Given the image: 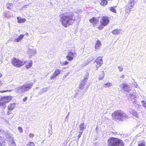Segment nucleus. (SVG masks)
<instances>
[{
  "instance_id": "4be33fe9",
  "label": "nucleus",
  "mask_w": 146,
  "mask_h": 146,
  "mask_svg": "<svg viewBox=\"0 0 146 146\" xmlns=\"http://www.w3.org/2000/svg\"><path fill=\"white\" fill-rule=\"evenodd\" d=\"M112 85V83L108 82L105 84L103 86L105 88H107L111 86Z\"/></svg>"
},
{
  "instance_id": "a878e982",
  "label": "nucleus",
  "mask_w": 146,
  "mask_h": 146,
  "mask_svg": "<svg viewBox=\"0 0 146 146\" xmlns=\"http://www.w3.org/2000/svg\"><path fill=\"white\" fill-rule=\"evenodd\" d=\"M108 3V1L106 0H102L100 4L102 5L105 6Z\"/></svg>"
},
{
  "instance_id": "c85d7f7f",
  "label": "nucleus",
  "mask_w": 146,
  "mask_h": 146,
  "mask_svg": "<svg viewBox=\"0 0 146 146\" xmlns=\"http://www.w3.org/2000/svg\"><path fill=\"white\" fill-rule=\"evenodd\" d=\"M141 103L143 106L146 109V101H142L141 102Z\"/></svg>"
},
{
  "instance_id": "6e6d98bb",
  "label": "nucleus",
  "mask_w": 146,
  "mask_h": 146,
  "mask_svg": "<svg viewBox=\"0 0 146 146\" xmlns=\"http://www.w3.org/2000/svg\"><path fill=\"white\" fill-rule=\"evenodd\" d=\"M36 89H38V88H39V87H36Z\"/></svg>"
},
{
  "instance_id": "0eeeda50",
  "label": "nucleus",
  "mask_w": 146,
  "mask_h": 146,
  "mask_svg": "<svg viewBox=\"0 0 146 146\" xmlns=\"http://www.w3.org/2000/svg\"><path fill=\"white\" fill-rule=\"evenodd\" d=\"M12 99L11 96H7L1 98L0 99V106L5 105L8 102Z\"/></svg>"
},
{
  "instance_id": "72a5a7b5",
  "label": "nucleus",
  "mask_w": 146,
  "mask_h": 146,
  "mask_svg": "<svg viewBox=\"0 0 146 146\" xmlns=\"http://www.w3.org/2000/svg\"><path fill=\"white\" fill-rule=\"evenodd\" d=\"M118 68L119 70V71L120 72H121L123 70V68L122 66H118Z\"/></svg>"
},
{
  "instance_id": "09e8293b",
  "label": "nucleus",
  "mask_w": 146,
  "mask_h": 146,
  "mask_svg": "<svg viewBox=\"0 0 146 146\" xmlns=\"http://www.w3.org/2000/svg\"><path fill=\"white\" fill-rule=\"evenodd\" d=\"M88 62V60L87 61H85L84 62V64H85V65H86V64Z\"/></svg>"
},
{
  "instance_id": "dca6fc26",
  "label": "nucleus",
  "mask_w": 146,
  "mask_h": 146,
  "mask_svg": "<svg viewBox=\"0 0 146 146\" xmlns=\"http://www.w3.org/2000/svg\"><path fill=\"white\" fill-rule=\"evenodd\" d=\"M49 89L48 87L40 89L39 91V94H42L46 92L47 90Z\"/></svg>"
},
{
  "instance_id": "4468645a",
  "label": "nucleus",
  "mask_w": 146,
  "mask_h": 146,
  "mask_svg": "<svg viewBox=\"0 0 146 146\" xmlns=\"http://www.w3.org/2000/svg\"><path fill=\"white\" fill-rule=\"evenodd\" d=\"M90 23H93V25H94L96 24L98 21V20L97 18L95 17H93L92 19L89 20Z\"/></svg>"
},
{
  "instance_id": "9b49d317",
  "label": "nucleus",
  "mask_w": 146,
  "mask_h": 146,
  "mask_svg": "<svg viewBox=\"0 0 146 146\" xmlns=\"http://www.w3.org/2000/svg\"><path fill=\"white\" fill-rule=\"evenodd\" d=\"M120 86L121 89H123L124 90L127 92H129L131 91V89L130 86L127 84L123 83L121 84Z\"/></svg>"
},
{
  "instance_id": "f257e3e1",
  "label": "nucleus",
  "mask_w": 146,
  "mask_h": 146,
  "mask_svg": "<svg viewBox=\"0 0 146 146\" xmlns=\"http://www.w3.org/2000/svg\"><path fill=\"white\" fill-rule=\"evenodd\" d=\"M60 20L62 25L65 27L72 25L74 23L75 18L74 14L71 13L66 12L60 15Z\"/></svg>"
},
{
  "instance_id": "ddd939ff",
  "label": "nucleus",
  "mask_w": 146,
  "mask_h": 146,
  "mask_svg": "<svg viewBox=\"0 0 146 146\" xmlns=\"http://www.w3.org/2000/svg\"><path fill=\"white\" fill-rule=\"evenodd\" d=\"M61 72V70L59 69H57L54 72L52 76L50 77V80H52L59 74Z\"/></svg>"
},
{
  "instance_id": "79ce46f5",
  "label": "nucleus",
  "mask_w": 146,
  "mask_h": 146,
  "mask_svg": "<svg viewBox=\"0 0 146 146\" xmlns=\"http://www.w3.org/2000/svg\"><path fill=\"white\" fill-rule=\"evenodd\" d=\"M64 63L65 65H66L68 64V61H64Z\"/></svg>"
},
{
  "instance_id": "c9c22d12",
  "label": "nucleus",
  "mask_w": 146,
  "mask_h": 146,
  "mask_svg": "<svg viewBox=\"0 0 146 146\" xmlns=\"http://www.w3.org/2000/svg\"><path fill=\"white\" fill-rule=\"evenodd\" d=\"M88 87L87 86V88H86L84 90V91H82V95H83V94H84L85 92H86V91H87V90L88 89Z\"/></svg>"
},
{
  "instance_id": "ea45409f",
  "label": "nucleus",
  "mask_w": 146,
  "mask_h": 146,
  "mask_svg": "<svg viewBox=\"0 0 146 146\" xmlns=\"http://www.w3.org/2000/svg\"><path fill=\"white\" fill-rule=\"evenodd\" d=\"M138 146H145V145L144 143H140L138 145Z\"/></svg>"
},
{
  "instance_id": "7c9ffc66",
  "label": "nucleus",
  "mask_w": 146,
  "mask_h": 146,
  "mask_svg": "<svg viewBox=\"0 0 146 146\" xmlns=\"http://www.w3.org/2000/svg\"><path fill=\"white\" fill-rule=\"evenodd\" d=\"M110 9L111 11L114 13H116V10L113 7H110Z\"/></svg>"
},
{
  "instance_id": "de8ad7c7",
  "label": "nucleus",
  "mask_w": 146,
  "mask_h": 146,
  "mask_svg": "<svg viewBox=\"0 0 146 146\" xmlns=\"http://www.w3.org/2000/svg\"><path fill=\"white\" fill-rule=\"evenodd\" d=\"M9 4H8L7 5V7L8 9H10V7L9 6Z\"/></svg>"
},
{
  "instance_id": "2f4dec72",
  "label": "nucleus",
  "mask_w": 146,
  "mask_h": 146,
  "mask_svg": "<svg viewBox=\"0 0 146 146\" xmlns=\"http://www.w3.org/2000/svg\"><path fill=\"white\" fill-rule=\"evenodd\" d=\"M27 146H35V144L33 142H30L27 145Z\"/></svg>"
},
{
  "instance_id": "bb28decb",
  "label": "nucleus",
  "mask_w": 146,
  "mask_h": 146,
  "mask_svg": "<svg viewBox=\"0 0 146 146\" xmlns=\"http://www.w3.org/2000/svg\"><path fill=\"white\" fill-rule=\"evenodd\" d=\"M94 58L92 56H90L89 57L88 60V62H87V63L86 64V65L88 64Z\"/></svg>"
},
{
  "instance_id": "49530a36",
  "label": "nucleus",
  "mask_w": 146,
  "mask_h": 146,
  "mask_svg": "<svg viewBox=\"0 0 146 146\" xmlns=\"http://www.w3.org/2000/svg\"><path fill=\"white\" fill-rule=\"evenodd\" d=\"M61 65L62 66L65 65L64 63V61L62 62H61Z\"/></svg>"
},
{
  "instance_id": "864d4df0",
  "label": "nucleus",
  "mask_w": 146,
  "mask_h": 146,
  "mask_svg": "<svg viewBox=\"0 0 146 146\" xmlns=\"http://www.w3.org/2000/svg\"><path fill=\"white\" fill-rule=\"evenodd\" d=\"M2 75L0 73V78L1 77Z\"/></svg>"
},
{
  "instance_id": "bf43d9fd",
  "label": "nucleus",
  "mask_w": 146,
  "mask_h": 146,
  "mask_svg": "<svg viewBox=\"0 0 146 146\" xmlns=\"http://www.w3.org/2000/svg\"><path fill=\"white\" fill-rule=\"evenodd\" d=\"M131 95V96H133V94H132V95Z\"/></svg>"
},
{
  "instance_id": "13d9d810",
  "label": "nucleus",
  "mask_w": 146,
  "mask_h": 146,
  "mask_svg": "<svg viewBox=\"0 0 146 146\" xmlns=\"http://www.w3.org/2000/svg\"><path fill=\"white\" fill-rule=\"evenodd\" d=\"M137 84H136V86H135V87H137Z\"/></svg>"
},
{
  "instance_id": "39448f33",
  "label": "nucleus",
  "mask_w": 146,
  "mask_h": 146,
  "mask_svg": "<svg viewBox=\"0 0 146 146\" xmlns=\"http://www.w3.org/2000/svg\"><path fill=\"white\" fill-rule=\"evenodd\" d=\"M11 62L12 64L17 67H20L23 65L25 63V61L20 60L14 57L12 59Z\"/></svg>"
},
{
  "instance_id": "3c124183",
  "label": "nucleus",
  "mask_w": 146,
  "mask_h": 146,
  "mask_svg": "<svg viewBox=\"0 0 146 146\" xmlns=\"http://www.w3.org/2000/svg\"><path fill=\"white\" fill-rule=\"evenodd\" d=\"M69 112L68 113V114H69ZM68 115L66 116V117L65 118V119L68 118Z\"/></svg>"
},
{
  "instance_id": "7ed1b4c3",
  "label": "nucleus",
  "mask_w": 146,
  "mask_h": 146,
  "mask_svg": "<svg viewBox=\"0 0 146 146\" xmlns=\"http://www.w3.org/2000/svg\"><path fill=\"white\" fill-rule=\"evenodd\" d=\"M124 145L123 141L117 138L111 137L108 140V146H124Z\"/></svg>"
},
{
  "instance_id": "f3484780",
  "label": "nucleus",
  "mask_w": 146,
  "mask_h": 146,
  "mask_svg": "<svg viewBox=\"0 0 146 146\" xmlns=\"http://www.w3.org/2000/svg\"><path fill=\"white\" fill-rule=\"evenodd\" d=\"M15 106V103H11L8 106V110H13Z\"/></svg>"
},
{
  "instance_id": "c756f323",
  "label": "nucleus",
  "mask_w": 146,
  "mask_h": 146,
  "mask_svg": "<svg viewBox=\"0 0 146 146\" xmlns=\"http://www.w3.org/2000/svg\"><path fill=\"white\" fill-rule=\"evenodd\" d=\"M132 114L133 116L135 117L136 118H138V115L137 112H133L132 113Z\"/></svg>"
},
{
  "instance_id": "f03ea898",
  "label": "nucleus",
  "mask_w": 146,
  "mask_h": 146,
  "mask_svg": "<svg viewBox=\"0 0 146 146\" xmlns=\"http://www.w3.org/2000/svg\"><path fill=\"white\" fill-rule=\"evenodd\" d=\"M113 119L115 121H123L127 119L128 115L123 111L119 110L113 112L112 114Z\"/></svg>"
},
{
  "instance_id": "f8f14e48",
  "label": "nucleus",
  "mask_w": 146,
  "mask_h": 146,
  "mask_svg": "<svg viewBox=\"0 0 146 146\" xmlns=\"http://www.w3.org/2000/svg\"><path fill=\"white\" fill-rule=\"evenodd\" d=\"M68 55L66 56V58L69 61H71L73 60V58L76 56V53L73 52L72 51H70L68 53Z\"/></svg>"
},
{
  "instance_id": "37998d69",
  "label": "nucleus",
  "mask_w": 146,
  "mask_h": 146,
  "mask_svg": "<svg viewBox=\"0 0 146 146\" xmlns=\"http://www.w3.org/2000/svg\"><path fill=\"white\" fill-rule=\"evenodd\" d=\"M3 83V81L0 80V86L2 85Z\"/></svg>"
},
{
  "instance_id": "4d7b16f0",
  "label": "nucleus",
  "mask_w": 146,
  "mask_h": 146,
  "mask_svg": "<svg viewBox=\"0 0 146 146\" xmlns=\"http://www.w3.org/2000/svg\"><path fill=\"white\" fill-rule=\"evenodd\" d=\"M137 84H136V86H135V87H137Z\"/></svg>"
},
{
  "instance_id": "f704fd0d",
  "label": "nucleus",
  "mask_w": 146,
  "mask_h": 146,
  "mask_svg": "<svg viewBox=\"0 0 146 146\" xmlns=\"http://www.w3.org/2000/svg\"><path fill=\"white\" fill-rule=\"evenodd\" d=\"M83 132L82 131H79V134L78 136V139L80 137L81 135H82Z\"/></svg>"
},
{
  "instance_id": "2eb2a0df",
  "label": "nucleus",
  "mask_w": 146,
  "mask_h": 146,
  "mask_svg": "<svg viewBox=\"0 0 146 146\" xmlns=\"http://www.w3.org/2000/svg\"><path fill=\"white\" fill-rule=\"evenodd\" d=\"M101 45V44L100 40H97L95 43V49H99L100 48Z\"/></svg>"
},
{
  "instance_id": "c03bdc74",
  "label": "nucleus",
  "mask_w": 146,
  "mask_h": 146,
  "mask_svg": "<svg viewBox=\"0 0 146 146\" xmlns=\"http://www.w3.org/2000/svg\"><path fill=\"white\" fill-rule=\"evenodd\" d=\"M27 99V97H25L23 99V101L24 102Z\"/></svg>"
},
{
  "instance_id": "052dcab7",
  "label": "nucleus",
  "mask_w": 146,
  "mask_h": 146,
  "mask_svg": "<svg viewBox=\"0 0 146 146\" xmlns=\"http://www.w3.org/2000/svg\"><path fill=\"white\" fill-rule=\"evenodd\" d=\"M28 33H26V35H28Z\"/></svg>"
},
{
  "instance_id": "1a4fd4ad",
  "label": "nucleus",
  "mask_w": 146,
  "mask_h": 146,
  "mask_svg": "<svg viewBox=\"0 0 146 146\" xmlns=\"http://www.w3.org/2000/svg\"><path fill=\"white\" fill-rule=\"evenodd\" d=\"M100 22L102 26H105L108 24L109 21L108 17H101Z\"/></svg>"
},
{
  "instance_id": "680f3d73",
  "label": "nucleus",
  "mask_w": 146,
  "mask_h": 146,
  "mask_svg": "<svg viewBox=\"0 0 146 146\" xmlns=\"http://www.w3.org/2000/svg\"><path fill=\"white\" fill-rule=\"evenodd\" d=\"M133 96H134V94L133 95Z\"/></svg>"
},
{
  "instance_id": "6e6552de",
  "label": "nucleus",
  "mask_w": 146,
  "mask_h": 146,
  "mask_svg": "<svg viewBox=\"0 0 146 146\" xmlns=\"http://www.w3.org/2000/svg\"><path fill=\"white\" fill-rule=\"evenodd\" d=\"M94 62L96 63L95 64L97 70L98 68L100 66L103 64V60L102 57L101 56H99L94 61Z\"/></svg>"
},
{
  "instance_id": "393cba45",
  "label": "nucleus",
  "mask_w": 146,
  "mask_h": 146,
  "mask_svg": "<svg viewBox=\"0 0 146 146\" xmlns=\"http://www.w3.org/2000/svg\"><path fill=\"white\" fill-rule=\"evenodd\" d=\"M32 61H31L28 65H26L25 66L28 69L30 68L32 66Z\"/></svg>"
},
{
  "instance_id": "5fc2aeb1",
  "label": "nucleus",
  "mask_w": 146,
  "mask_h": 146,
  "mask_svg": "<svg viewBox=\"0 0 146 146\" xmlns=\"http://www.w3.org/2000/svg\"><path fill=\"white\" fill-rule=\"evenodd\" d=\"M0 146H2V144L0 143Z\"/></svg>"
},
{
  "instance_id": "cd10ccee",
  "label": "nucleus",
  "mask_w": 146,
  "mask_h": 146,
  "mask_svg": "<svg viewBox=\"0 0 146 146\" xmlns=\"http://www.w3.org/2000/svg\"><path fill=\"white\" fill-rule=\"evenodd\" d=\"M29 52H30L32 54H35L36 53V51L33 49H29Z\"/></svg>"
},
{
  "instance_id": "aec40b11",
  "label": "nucleus",
  "mask_w": 146,
  "mask_h": 146,
  "mask_svg": "<svg viewBox=\"0 0 146 146\" xmlns=\"http://www.w3.org/2000/svg\"><path fill=\"white\" fill-rule=\"evenodd\" d=\"M23 37L24 35H21L18 37L15 38L14 41L16 42H19L23 38Z\"/></svg>"
},
{
  "instance_id": "473e14b6",
  "label": "nucleus",
  "mask_w": 146,
  "mask_h": 146,
  "mask_svg": "<svg viewBox=\"0 0 146 146\" xmlns=\"http://www.w3.org/2000/svg\"><path fill=\"white\" fill-rule=\"evenodd\" d=\"M79 88L81 90H82L84 88V86L81 83H80L79 86Z\"/></svg>"
},
{
  "instance_id": "603ef678",
  "label": "nucleus",
  "mask_w": 146,
  "mask_h": 146,
  "mask_svg": "<svg viewBox=\"0 0 146 146\" xmlns=\"http://www.w3.org/2000/svg\"><path fill=\"white\" fill-rule=\"evenodd\" d=\"M27 6V5H26V6L25 5L24 6H23V8H24L25 7H26V8H27V7H26V6Z\"/></svg>"
},
{
  "instance_id": "e433bc0d",
  "label": "nucleus",
  "mask_w": 146,
  "mask_h": 146,
  "mask_svg": "<svg viewBox=\"0 0 146 146\" xmlns=\"http://www.w3.org/2000/svg\"><path fill=\"white\" fill-rule=\"evenodd\" d=\"M18 129L20 133H22L23 132V131L22 130V129L21 127H19L18 128Z\"/></svg>"
},
{
  "instance_id": "a18cd8bd",
  "label": "nucleus",
  "mask_w": 146,
  "mask_h": 146,
  "mask_svg": "<svg viewBox=\"0 0 146 146\" xmlns=\"http://www.w3.org/2000/svg\"><path fill=\"white\" fill-rule=\"evenodd\" d=\"M8 90L2 91L0 92L3 93L8 91Z\"/></svg>"
},
{
  "instance_id": "9d476101",
  "label": "nucleus",
  "mask_w": 146,
  "mask_h": 146,
  "mask_svg": "<svg viewBox=\"0 0 146 146\" xmlns=\"http://www.w3.org/2000/svg\"><path fill=\"white\" fill-rule=\"evenodd\" d=\"M137 0H131L130 2L126 6V9L127 10L130 11L132 9L134 4L137 3Z\"/></svg>"
},
{
  "instance_id": "5701e85b",
  "label": "nucleus",
  "mask_w": 146,
  "mask_h": 146,
  "mask_svg": "<svg viewBox=\"0 0 146 146\" xmlns=\"http://www.w3.org/2000/svg\"><path fill=\"white\" fill-rule=\"evenodd\" d=\"M18 22L20 23H24L26 21V19H22L20 17L17 18Z\"/></svg>"
},
{
  "instance_id": "6ab92c4d",
  "label": "nucleus",
  "mask_w": 146,
  "mask_h": 146,
  "mask_svg": "<svg viewBox=\"0 0 146 146\" xmlns=\"http://www.w3.org/2000/svg\"><path fill=\"white\" fill-rule=\"evenodd\" d=\"M88 76L87 75H86V77H84V79L83 80L81 81L80 83L83 85L84 86L87 83V81L88 79Z\"/></svg>"
},
{
  "instance_id": "58836bf2",
  "label": "nucleus",
  "mask_w": 146,
  "mask_h": 146,
  "mask_svg": "<svg viewBox=\"0 0 146 146\" xmlns=\"http://www.w3.org/2000/svg\"><path fill=\"white\" fill-rule=\"evenodd\" d=\"M79 92H77L75 94V95L74 96V97L75 98H76L77 97V96L79 94Z\"/></svg>"
},
{
  "instance_id": "412c9836",
  "label": "nucleus",
  "mask_w": 146,
  "mask_h": 146,
  "mask_svg": "<svg viewBox=\"0 0 146 146\" xmlns=\"http://www.w3.org/2000/svg\"><path fill=\"white\" fill-rule=\"evenodd\" d=\"M84 123H82L80 125V131L83 132L85 128L84 127Z\"/></svg>"
},
{
  "instance_id": "a19ab883",
  "label": "nucleus",
  "mask_w": 146,
  "mask_h": 146,
  "mask_svg": "<svg viewBox=\"0 0 146 146\" xmlns=\"http://www.w3.org/2000/svg\"><path fill=\"white\" fill-rule=\"evenodd\" d=\"M11 110H9V111H8L7 113V114L8 115H9L11 114Z\"/></svg>"
},
{
  "instance_id": "8fccbe9b",
  "label": "nucleus",
  "mask_w": 146,
  "mask_h": 146,
  "mask_svg": "<svg viewBox=\"0 0 146 146\" xmlns=\"http://www.w3.org/2000/svg\"><path fill=\"white\" fill-rule=\"evenodd\" d=\"M120 77L121 78H124V75H123L122 76H121Z\"/></svg>"
},
{
  "instance_id": "20e7f679",
  "label": "nucleus",
  "mask_w": 146,
  "mask_h": 146,
  "mask_svg": "<svg viewBox=\"0 0 146 146\" xmlns=\"http://www.w3.org/2000/svg\"><path fill=\"white\" fill-rule=\"evenodd\" d=\"M33 85V84L32 83H26L21 86L15 88V90L17 92L20 94H23L25 92L31 89Z\"/></svg>"
},
{
  "instance_id": "a211bd4d",
  "label": "nucleus",
  "mask_w": 146,
  "mask_h": 146,
  "mask_svg": "<svg viewBox=\"0 0 146 146\" xmlns=\"http://www.w3.org/2000/svg\"><path fill=\"white\" fill-rule=\"evenodd\" d=\"M121 30L118 29H115L112 31V33L115 35H119L121 34Z\"/></svg>"
},
{
  "instance_id": "b1692460",
  "label": "nucleus",
  "mask_w": 146,
  "mask_h": 146,
  "mask_svg": "<svg viewBox=\"0 0 146 146\" xmlns=\"http://www.w3.org/2000/svg\"><path fill=\"white\" fill-rule=\"evenodd\" d=\"M105 73L104 71H102L101 72V73L100 74V77H99V79L100 80H102L104 76Z\"/></svg>"
},
{
  "instance_id": "4c0bfd02",
  "label": "nucleus",
  "mask_w": 146,
  "mask_h": 146,
  "mask_svg": "<svg viewBox=\"0 0 146 146\" xmlns=\"http://www.w3.org/2000/svg\"><path fill=\"white\" fill-rule=\"evenodd\" d=\"M29 136L31 138H33L34 137V135L33 133H30Z\"/></svg>"
},
{
  "instance_id": "423d86ee",
  "label": "nucleus",
  "mask_w": 146,
  "mask_h": 146,
  "mask_svg": "<svg viewBox=\"0 0 146 146\" xmlns=\"http://www.w3.org/2000/svg\"><path fill=\"white\" fill-rule=\"evenodd\" d=\"M6 137L7 141H9L8 144L9 146H16L12 135L7 133L6 134Z\"/></svg>"
}]
</instances>
